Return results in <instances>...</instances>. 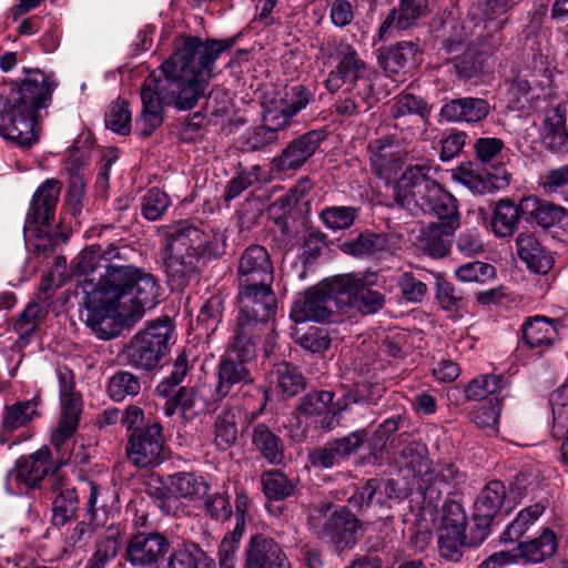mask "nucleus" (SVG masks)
<instances>
[{
	"label": "nucleus",
	"instance_id": "obj_1",
	"mask_svg": "<svg viewBox=\"0 0 568 568\" xmlns=\"http://www.w3.org/2000/svg\"><path fill=\"white\" fill-rule=\"evenodd\" d=\"M234 39L207 40L186 37L180 47L142 82V110L136 119L139 134L150 136L164 121L165 106L186 111L204 97L220 54Z\"/></svg>",
	"mask_w": 568,
	"mask_h": 568
},
{
	"label": "nucleus",
	"instance_id": "obj_2",
	"mask_svg": "<svg viewBox=\"0 0 568 568\" xmlns=\"http://www.w3.org/2000/svg\"><path fill=\"white\" fill-rule=\"evenodd\" d=\"M98 283L84 278L75 294L81 295L85 324L98 338L109 341L121 333L123 321L140 318L158 302L160 286L155 277L132 265H104Z\"/></svg>",
	"mask_w": 568,
	"mask_h": 568
},
{
	"label": "nucleus",
	"instance_id": "obj_3",
	"mask_svg": "<svg viewBox=\"0 0 568 568\" xmlns=\"http://www.w3.org/2000/svg\"><path fill=\"white\" fill-rule=\"evenodd\" d=\"M161 257L168 283L181 291L199 274L200 263L217 260L225 253V236L205 232L180 221L159 229Z\"/></svg>",
	"mask_w": 568,
	"mask_h": 568
},
{
	"label": "nucleus",
	"instance_id": "obj_4",
	"mask_svg": "<svg viewBox=\"0 0 568 568\" xmlns=\"http://www.w3.org/2000/svg\"><path fill=\"white\" fill-rule=\"evenodd\" d=\"M55 83L39 69L26 70L7 97L0 99V135L22 148L39 140V111L52 100Z\"/></svg>",
	"mask_w": 568,
	"mask_h": 568
},
{
	"label": "nucleus",
	"instance_id": "obj_5",
	"mask_svg": "<svg viewBox=\"0 0 568 568\" xmlns=\"http://www.w3.org/2000/svg\"><path fill=\"white\" fill-rule=\"evenodd\" d=\"M174 342V324L169 316L149 321L124 345L121 356L125 365L151 372L161 365Z\"/></svg>",
	"mask_w": 568,
	"mask_h": 568
},
{
	"label": "nucleus",
	"instance_id": "obj_6",
	"mask_svg": "<svg viewBox=\"0 0 568 568\" xmlns=\"http://www.w3.org/2000/svg\"><path fill=\"white\" fill-rule=\"evenodd\" d=\"M62 183L45 180L34 192L26 217L24 234L30 247L42 256L52 254L58 245V234L45 230L54 221Z\"/></svg>",
	"mask_w": 568,
	"mask_h": 568
},
{
	"label": "nucleus",
	"instance_id": "obj_7",
	"mask_svg": "<svg viewBox=\"0 0 568 568\" xmlns=\"http://www.w3.org/2000/svg\"><path fill=\"white\" fill-rule=\"evenodd\" d=\"M307 527L318 539L342 551L357 542L362 523L346 507L333 509L329 504H321L311 508Z\"/></svg>",
	"mask_w": 568,
	"mask_h": 568
},
{
	"label": "nucleus",
	"instance_id": "obj_8",
	"mask_svg": "<svg viewBox=\"0 0 568 568\" xmlns=\"http://www.w3.org/2000/svg\"><path fill=\"white\" fill-rule=\"evenodd\" d=\"M125 452L129 462L138 468L162 464L168 454L161 423L149 418L141 429L129 434Z\"/></svg>",
	"mask_w": 568,
	"mask_h": 568
},
{
	"label": "nucleus",
	"instance_id": "obj_9",
	"mask_svg": "<svg viewBox=\"0 0 568 568\" xmlns=\"http://www.w3.org/2000/svg\"><path fill=\"white\" fill-rule=\"evenodd\" d=\"M335 49L338 55V63L335 69H333L325 81L326 89L329 92H335L342 88L344 83H355L361 81V79H368L367 73V64L363 59H361L356 49L344 41L337 42L335 39L332 41H327L326 43H321L320 52L323 58L331 59L334 55Z\"/></svg>",
	"mask_w": 568,
	"mask_h": 568
},
{
	"label": "nucleus",
	"instance_id": "obj_10",
	"mask_svg": "<svg viewBox=\"0 0 568 568\" xmlns=\"http://www.w3.org/2000/svg\"><path fill=\"white\" fill-rule=\"evenodd\" d=\"M430 166L415 164L406 168L398 181L393 185V204L400 209L412 210L419 206L439 183L429 176Z\"/></svg>",
	"mask_w": 568,
	"mask_h": 568
},
{
	"label": "nucleus",
	"instance_id": "obj_11",
	"mask_svg": "<svg viewBox=\"0 0 568 568\" xmlns=\"http://www.w3.org/2000/svg\"><path fill=\"white\" fill-rule=\"evenodd\" d=\"M336 277L322 282L321 284L307 290L303 296L294 301L291 310V318L295 323L306 321L324 322L328 320L333 310L337 307V293L334 288Z\"/></svg>",
	"mask_w": 568,
	"mask_h": 568
},
{
	"label": "nucleus",
	"instance_id": "obj_12",
	"mask_svg": "<svg viewBox=\"0 0 568 568\" xmlns=\"http://www.w3.org/2000/svg\"><path fill=\"white\" fill-rule=\"evenodd\" d=\"M171 542L163 532L138 531L124 547L123 559L133 568H153L170 551Z\"/></svg>",
	"mask_w": 568,
	"mask_h": 568
},
{
	"label": "nucleus",
	"instance_id": "obj_13",
	"mask_svg": "<svg viewBox=\"0 0 568 568\" xmlns=\"http://www.w3.org/2000/svg\"><path fill=\"white\" fill-rule=\"evenodd\" d=\"M255 356H246L236 348L229 346L225 354L216 366L217 383L215 385V397L222 400L229 396L235 386H254V376L250 365Z\"/></svg>",
	"mask_w": 568,
	"mask_h": 568
},
{
	"label": "nucleus",
	"instance_id": "obj_14",
	"mask_svg": "<svg viewBox=\"0 0 568 568\" xmlns=\"http://www.w3.org/2000/svg\"><path fill=\"white\" fill-rule=\"evenodd\" d=\"M337 293V307H355L364 315L374 314L383 308L385 297L377 291L365 286L362 278L352 275L336 276L334 288Z\"/></svg>",
	"mask_w": 568,
	"mask_h": 568
},
{
	"label": "nucleus",
	"instance_id": "obj_15",
	"mask_svg": "<svg viewBox=\"0 0 568 568\" xmlns=\"http://www.w3.org/2000/svg\"><path fill=\"white\" fill-rule=\"evenodd\" d=\"M327 136L325 129H316L293 139L281 154L273 159L274 169L283 173L301 169L316 153Z\"/></svg>",
	"mask_w": 568,
	"mask_h": 568
},
{
	"label": "nucleus",
	"instance_id": "obj_16",
	"mask_svg": "<svg viewBox=\"0 0 568 568\" xmlns=\"http://www.w3.org/2000/svg\"><path fill=\"white\" fill-rule=\"evenodd\" d=\"M274 268L267 250L257 244L246 247L239 258V286H256L272 284Z\"/></svg>",
	"mask_w": 568,
	"mask_h": 568
},
{
	"label": "nucleus",
	"instance_id": "obj_17",
	"mask_svg": "<svg viewBox=\"0 0 568 568\" xmlns=\"http://www.w3.org/2000/svg\"><path fill=\"white\" fill-rule=\"evenodd\" d=\"M399 458L403 469L416 479L417 489L424 494L425 499H428L429 503L438 500L440 490L429 486L433 479V468L426 446L412 442L402 449Z\"/></svg>",
	"mask_w": 568,
	"mask_h": 568
},
{
	"label": "nucleus",
	"instance_id": "obj_18",
	"mask_svg": "<svg viewBox=\"0 0 568 568\" xmlns=\"http://www.w3.org/2000/svg\"><path fill=\"white\" fill-rule=\"evenodd\" d=\"M244 556V568H292L282 546L263 534L250 538Z\"/></svg>",
	"mask_w": 568,
	"mask_h": 568
},
{
	"label": "nucleus",
	"instance_id": "obj_19",
	"mask_svg": "<svg viewBox=\"0 0 568 568\" xmlns=\"http://www.w3.org/2000/svg\"><path fill=\"white\" fill-rule=\"evenodd\" d=\"M435 0H398L379 26V40H384L393 29L406 31L416 27L419 20L432 12Z\"/></svg>",
	"mask_w": 568,
	"mask_h": 568
},
{
	"label": "nucleus",
	"instance_id": "obj_20",
	"mask_svg": "<svg viewBox=\"0 0 568 568\" xmlns=\"http://www.w3.org/2000/svg\"><path fill=\"white\" fill-rule=\"evenodd\" d=\"M435 0H398L379 26V40H384L393 29L406 31L416 27L419 20L432 12Z\"/></svg>",
	"mask_w": 568,
	"mask_h": 568
},
{
	"label": "nucleus",
	"instance_id": "obj_21",
	"mask_svg": "<svg viewBox=\"0 0 568 568\" xmlns=\"http://www.w3.org/2000/svg\"><path fill=\"white\" fill-rule=\"evenodd\" d=\"M272 284L239 286V313L266 321H274L277 301Z\"/></svg>",
	"mask_w": 568,
	"mask_h": 568
},
{
	"label": "nucleus",
	"instance_id": "obj_22",
	"mask_svg": "<svg viewBox=\"0 0 568 568\" xmlns=\"http://www.w3.org/2000/svg\"><path fill=\"white\" fill-rule=\"evenodd\" d=\"M50 459L51 452L43 446L29 456L20 457L16 462L14 469L8 473V478L13 477L18 484L27 488H36L45 476L50 481L52 473Z\"/></svg>",
	"mask_w": 568,
	"mask_h": 568
},
{
	"label": "nucleus",
	"instance_id": "obj_23",
	"mask_svg": "<svg viewBox=\"0 0 568 568\" xmlns=\"http://www.w3.org/2000/svg\"><path fill=\"white\" fill-rule=\"evenodd\" d=\"M453 179L475 194L491 193L494 190L507 187L510 183V174L506 169H499L497 172L487 170L486 175H481L474 169L471 162L462 163L454 172Z\"/></svg>",
	"mask_w": 568,
	"mask_h": 568
},
{
	"label": "nucleus",
	"instance_id": "obj_24",
	"mask_svg": "<svg viewBox=\"0 0 568 568\" xmlns=\"http://www.w3.org/2000/svg\"><path fill=\"white\" fill-rule=\"evenodd\" d=\"M273 331V321L240 314L236 318L231 347L246 356H256L257 344L266 332Z\"/></svg>",
	"mask_w": 568,
	"mask_h": 568
},
{
	"label": "nucleus",
	"instance_id": "obj_25",
	"mask_svg": "<svg viewBox=\"0 0 568 568\" xmlns=\"http://www.w3.org/2000/svg\"><path fill=\"white\" fill-rule=\"evenodd\" d=\"M424 212L433 213L438 221L435 224L443 225L446 232H455L460 226V214L456 197L444 190L440 184L433 189L427 199L418 206Z\"/></svg>",
	"mask_w": 568,
	"mask_h": 568
},
{
	"label": "nucleus",
	"instance_id": "obj_26",
	"mask_svg": "<svg viewBox=\"0 0 568 568\" xmlns=\"http://www.w3.org/2000/svg\"><path fill=\"white\" fill-rule=\"evenodd\" d=\"M69 460L63 456L59 459L58 464L53 466L50 475V487L53 491L60 490L59 495L52 503V521L55 526H63L71 518L74 517L78 510V496L75 489H63V475L60 469Z\"/></svg>",
	"mask_w": 568,
	"mask_h": 568
},
{
	"label": "nucleus",
	"instance_id": "obj_27",
	"mask_svg": "<svg viewBox=\"0 0 568 568\" xmlns=\"http://www.w3.org/2000/svg\"><path fill=\"white\" fill-rule=\"evenodd\" d=\"M489 103L481 98H459L447 101L440 109V116L448 122L477 123L487 118Z\"/></svg>",
	"mask_w": 568,
	"mask_h": 568
},
{
	"label": "nucleus",
	"instance_id": "obj_28",
	"mask_svg": "<svg viewBox=\"0 0 568 568\" xmlns=\"http://www.w3.org/2000/svg\"><path fill=\"white\" fill-rule=\"evenodd\" d=\"M517 254L527 267L538 274H547L554 266V257L535 234L523 232L516 239Z\"/></svg>",
	"mask_w": 568,
	"mask_h": 568
},
{
	"label": "nucleus",
	"instance_id": "obj_29",
	"mask_svg": "<svg viewBox=\"0 0 568 568\" xmlns=\"http://www.w3.org/2000/svg\"><path fill=\"white\" fill-rule=\"evenodd\" d=\"M178 403L184 414L192 413L196 416L203 413H214L222 402L215 397V388L207 384L194 387H180L178 390Z\"/></svg>",
	"mask_w": 568,
	"mask_h": 568
},
{
	"label": "nucleus",
	"instance_id": "obj_30",
	"mask_svg": "<svg viewBox=\"0 0 568 568\" xmlns=\"http://www.w3.org/2000/svg\"><path fill=\"white\" fill-rule=\"evenodd\" d=\"M395 138L386 135L369 142L367 151L373 172L381 179L388 178L398 164L402 156L395 151Z\"/></svg>",
	"mask_w": 568,
	"mask_h": 568
},
{
	"label": "nucleus",
	"instance_id": "obj_31",
	"mask_svg": "<svg viewBox=\"0 0 568 568\" xmlns=\"http://www.w3.org/2000/svg\"><path fill=\"white\" fill-rule=\"evenodd\" d=\"M394 247L392 236L386 233L372 231L361 232L359 235L339 245L343 253L354 257H371L379 253L389 252Z\"/></svg>",
	"mask_w": 568,
	"mask_h": 568
},
{
	"label": "nucleus",
	"instance_id": "obj_32",
	"mask_svg": "<svg viewBox=\"0 0 568 568\" xmlns=\"http://www.w3.org/2000/svg\"><path fill=\"white\" fill-rule=\"evenodd\" d=\"M520 210L526 220L536 222L542 229L552 227L566 215V210L562 206L535 195L523 197Z\"/></svg>",
	"mask_w": 568,
	"mask_h": 568
},
{
	"label": "nucleus",
	"instance_id": "obj_33",
	"mask_svg": "<svg viewBox=\"0 0 568 568\" xmlns=\"http://www.w3.org/2000/svg\"><path fill=\"white\" fill-rule=\"evenodd\" d=\"M542 144L554 152H566L568 133L566 130V106L558 104L546 111L541 129Z\"/></svg>",
	"mask_w": 568,
	"mask_h": 568
},
{
	"label": "nucleus",
	"instance_id": "obj_34",
	"mask_svg": "<svg viewBox=\"0 0 568 568\" xmlns=\"http://www.w3.org/2000/svg\"><path fill=\"white\" fill-rule=\"evenodd\" d=\"M521 332L523 343L530 349H537L538 353L550 348L558 335L552 322L539 315L527 318L521 326Z\"/></svg>",
	"mask_w": 568,
	"mask_h": 568
},
{
	"label": "nucleus",
	"instance_id": "obj_35",
	"mask_svg": "<svg viewBox=\"0 0 568 568\" xmlns=\"http://www.w3.org/2000/svg\"><path fill=\"white\" fill-rule=\"evenodd\" d=\"M418 52L417 43L402 41L387 49L381 50L378 61L384 71L389 74H397L415 67Z\"/></svg>",
	"mask_w": 568,
	"mask_h": 568
},
{
	"label": "nucleus",
	"instance_id": "obj_36",
	"mask_svg": "<svg viewBox=\"0 0 568 568\" xmlns=\"http://www.w3.org/2000/svg\"><path fill=\"white\" fill-rule=\"evenodd\" d=\"M153 568H214V560L196 544H189L174 549Z\"/></svg>",
	"mask_w": 568,
	"mask_h": 568
},
{
	"label": "nucleus",
	"instance_id": "obj_37",
	"mask_svg": "<svg viewBox=\"0 0 568 568\" xmlns=\"http://www.w3.org/2000/svg\"><path fill=\"white\" fill-rule=\"evenodd\" d=\"M39 402L40 397L37 395L30 400L18 402L11 406L6 407V413L0 429L1 444L9 442L10 434L13 430L26 426L29 422L39 415L37 410Z\"/></svg>",
	"mask_w": 568,
	"mask_h": 568
},
{
	"label": "nucleus",
	"instance_id": "obj_38",
	"mask_svg": "<svg viewBox=\"0 0 568 568\" xmlns=\"http://www.w3.org/2000/svg\"><path fill=\"white\" fill-rule=\"evenodd\" d=\"M557 548L558 541L555 532L549 528H545L537 538L519 542L516 550L518 559H524L530 564H539L552 557Z\"/></svg>",
	"mask_w": 568,
	"mask_h": 568
},
{
	"label": "nucleus",
	"instance_id": "obj_39",
	"mask_svg": "<svg viewBox=\"0 0 568 568\" xmlns=\"http://www.w3.org/2000/svg\"><path fill=\"white\" fill-rule=\"evenodd\" d=\"M252 445L271 465H280L284 459L283 440L265 424L252 429Z\"/></svg>",
	"mask_w": 568,
	"mask_h": 568
},
{
	"label": "nucleus",
	"instance_id": "obj_40",
	"mask_svg": "<svg viewBox=\"0 0 568 568\" xmlns=\"http://www.w3.org/2000/svg\"><path fill=\"white\" fill-rule=\"evenodd\" d=\"M521 215L520 203L516 205L509 199L497 202L491 220L494 233L499 237H506L516 231Z\"/></svg>",
	"mask_w": 568,
	"mask_h": 568
},
{
	"label": "nucleus",
	"instance_id": "obj_41",
	"mask_svg": "<svg viewBox=\"0 0 568 568\" xmlns=\"http://www.w3.org/2000/svg\"><path fill=\"white\" fill-rule=\"evenodd\" d=\"M475 160L486 170L497 172L504 168V141L497 138H479L474 145Z\"/></svg>",
	"mask_w": 568,
	"mask_h": 568
},
{
	"label": "nucleus",
	"instance_id": "obj_42",
	"mask_svg": "<svg viewBox=\"0 0 568 568\" xmlns=\"http://www.w3.org/2000/svg\"><path fill=\"white\" fill-rule=\"evenodd\" d=\"M455 232H446L443 225L429 223L423 229L419 243L423 251L432 257L440 258L447 255L452 246L450 236Z\"/></svg>",
	"mask_w": 568,
	"mask_h": 568
},
{
	"label": "nucleus",
	"instance_id": "obj_43",
	"mask_svg": "<svg viewBox=\"0 0 568 568\" xmlns=\"http://www.w3.org/2000/svg\"><path fill=\"white\" fill-rule=\"evenodd\" d=\"M262 490L268 500H283L296 491V481L281 470H266L261 475Z\"/></svg>",
	"mask_w": 568,
	"mask_h": 568
},
{
	"label": "nucleus",
	"instance_id": "obj_44",
	"mask_svg": "<svg viewBox=\"0 0 568 568\" xmlns=\"http://www.w3.org/2000/svg\"><path fill=\"white\" fill-rule=\"evenodd\" d=\"M506 487L499 480L488 483L475 501L477 515L481 517H496L504 504Z\"/></svg>",
	"mask_w": 568,
	"mask_h": 568
},
{
	"label": "nucleus",
	"instance_id": "obj_45",
	"mask_svg": "<svg viewBox=\"0 0 568 568\" xmlns=\"http://www.w3.org/2000/svg\"><path fill=\"white\" fill-rule=\"evenodd\" d=\"M274 375L276 389L285 397H293L306 388V378L302 372L288 363L278 364Z\"/></svg>",
	"mask_w": 568,
	"mask_h": 568
},
{
	"label": "nucleus",
	"instance_id": "obj_46",
	"mask_svg": "<svg viewBox=\"0 0 568 568\" xmlns=\"http://www.w3.org/2000/svg\"><path fill=\"white\" fill-rule=\"evenodd\" d=\"M485 21L481 31L477 36L478 51L487 55L497 50L504 42L503 30L507 23V18L498 16H484Z\"/></svg>",
	"mask_w": 568,
	"mask_h": 568
},
{
	"label": "nucleus",
	"instance_id": "obj_47",
	"mask_svg": "<svg viewBox=\"0 0 568 568\" xmlns=\"http://www.w3.org/2000/svg\"><path fill=\"white\" fill-rule=\"evenodd\" d=\"M357 206L332 205L324 207L320 213L321 222L332 231L348 230L359 215Z\"/></svg>",
	"mask_w": 568,
	"mask_h": 568
},
{
	"label": "nucleus",
	"instance_id": "obj_48",
	"mask_svg": "<svg viewBox=\"0 0 568 568\" xmlns=\"http://www.w3.org/2000/svg\"><path fill=\"white\" fill-rule=\"evenodd\" d=\"M106 390L114 402H122L128 396L134 397L141 390L140 377L128 371H119L109 379Z\"/></svg>",
	"mask_w": 568,
	"mask_h": 568
},
{
	"label": "nucleus",
	"instance_id": "obj_49",
	"mask_svg": "<svg viewBox=\"0 0 568 568\" xmlns=\"http://www.w3.org/2000/svg\"><path fill=\"white\" fill-rule=\"evenodd\" d=\"M544 507L539 504L529 506L519 511L516 518L509 523L500 535V542H515L524 536L527 529L542 514Z\"/></svg>",
	"mask_w": 568,
	"mask_h": 568
},
{
	"label": "nucleus",
	"instance_id": "obj_50",
	"mask_svg": "<svg viewBox=\"0 0 568 568\" xmlns=\"http://www.w3.org/2000/svg\"><path fill=\"white\" fill-rule=\"evenodd\" d=\"M214 444L220 450H227L237 439L235 415L230 409L222 410L214 420Z\"/></svg>",
	"mask_w": 568,
	"mask_h": 568
},
{
	"label": "nucleus",
	"instance_id": "obj_51",
	"mask_svg": "<svg viewBox=\"0 0 568 568\" xmlns=\"http://www.w3.org/2000/svg\"><path fill=\"white\" fill-rule=\"evenodd\" d=\"M408 114L419 115L426 122L430 115V106L419 97L402 93L395 98L390 106V115L396 120H400Z\"/></svg>",
	"mask_w": 568,
	"mask_h": 568
},
{
	"label": "nucleus",
	"instance_id": "obj_52",
	"mask_svg": "<svg viewBox=\"0 0 568 568\" xmlns=\"http://www.w3.org/2000/svg\"><path fill=\"white\" fill-rule=\"evenodd\" d=\"M80 413V405L72 404L71 406H62L61 420L51 438V444L57 448V450L60 452L78 429Z\"/></svg>",
	"mask_w": 568,
	"mask_h": 568
},
{
	"label": "nucleus",
	"instance_id": "obj_53",
	"mask_svg": "<svg viewBox=\"0 0 568 568\" xmlns=\"http://www.w3.org/2000/svg\"><path fill=\"white\" fill-rule=\"evenodd\" d=\"M335 393L324 389H315L303 395L296 406V410L305 417L323 415L332 404Z\"/></svg>",
	"mask_w": 568,
	"mask_h": 568
},
{
	"label": "nucleus",
	"instance_id": "obj_54",
	"mask_svg": "<svg viewBox=\"0 0 568 568\" xmlns=\"http://www.w3.org/2000/svg\"><path fill=\"white\" fill-rule=\"evenodd\" d=\"M487 55L476 49H468L454 60L457 75L463 80H469L481 74L486 68Z\"/></svg>",
	"mask_w": 568,
	"mask_h": 568
},
{
	"label": "nucleus",
	"instance_id": "obj_55",
	"mask_svg": "<svg viewBox=\"0 0 568 568\" xmlns=\"http://www.w3.org/2000/svg\"><path fill=\"white\" fill-rule=\"evenodd\" d=\"M539 186L549 195H557L568 203V163L550 169L539 178Z\"/></svg>",
	"mask_w": 568,
	"mask_h": 568
},
{
	"label": "nucleus",
	"instance_id": "obj_56",
	"mask_svg": "<svg viewBox=\"0 0 568 568\" xmlns=\"http://www.w3.org/2000/svg\"><path fill=\"white\" fill-rule=\"evenodd\" d=\"M131 120L129 103L122 99L113 101L104 116L105 126L120 135L130 133Z\"/></svg>",
	"mask_w": 568,
	"mask_h": 568
},
{
	"label": "nucleus",
	"instance_id": "obj_57",
	"mask_svg": "<svg viewBox=\"0 0 568 568\" xmlns=\"http://www.w3.org/2000/svg\"><path fill=\"white\" fill-rule=\"evenodd\" d=\"M465 481V474L453 463H445L438 465L437 469H433V479L429 486L435 489H445L446 494L450 495L453 491Z\"/></svg>",
	"mask_w": 568,
	"mask_h": 568
},
{
	"label": "nucleus",
	"instance_id": "obj_58",
	"mask_svg": "<svg viewBox=\"0 0 568 568\" xmlns=\"http://www.w3.org/2000/svg\"><path fill=\"white\" fill-rule=\"evenodd\" d=\"M260 165H253L250 169H241L226 184L223 199L225 202L240 196L248 187L260 183Z\"/></svg>",
	"mask_w": 568,
	"mask_h": 568
},
{
	"label": "nucleus",
	"instance_id": "obj_59",
	"mask_svg": "<svg viewBox=\"0 0 568 568\" xmlns=\"http://www.w3.org/2000/svg\"><path fill=\"white\" fill-rule=\"evenodd\" d=\"M171 489L184 498H192L206 490V483L194 473H178L170 476Z\"/></svg>",
	"mask_w": 568,
	"mask_h": 568
},
{
	"label": "nucleus",
	"instance_id": "obj_60",
	"mask_svg": "<svg viewBox=\"0 0 568 568\" xmlns=\"http://www.w3.org/2000/svg\"><path fill=\"white\" fill-rule=\"evenodd\" d=\"M120 539L118 534H112L101 538L95 544V549L87 562L91 568H105L106 565L114 560L119 554Z\"/></svg>",
	"mask_w": 568,
	"mask_h": 568
},
{
	"label": "nucleus",
	"instance_id": "obj_61",
	"mask_svg": "<svg viewBox=\"0 0 568 568\" xmlns=\"http://www.w3.org/2000/svg\"><path fill=\"white\" fill-rule=\"evenodd\" d=\"M466 515L463 506L449 500L444 505V516L439 534H448L455 536H466Z\"/></svg>",
	"mask_w": 568,
	"mask_h": 568
},
{
	"label": "nucleus",
	"instance_id": "obj_62",
	"mask_svg": "<svg viewBox=\"0 0 568 568\" xmlns=\"http://www.w3.org/2000/svg\"><path fill=\"white\" fill-rule=\"evenodd\" d=\"M171 205L169 195L160 189H150L142 199L141 212L149 221L160 220Z\"/></svg>",
	"mask_w": 568,
	"mask_h": 568
},
{
	"label": "nucleus",
	"instance_id": "obj_63",
	"mask_svg": "<svg viewBox=\"0 0 568 568\" xmlns=\"http://www.w3.org/2000/svg\"><path fill=\"white\" fill-rule=\"evenodd\" d=\"M436 31L448 51L454 50L455 45L463 43L467 38L463 23L452 13L442 20Z\"/></svg>",
	"mask_w": 568,
	"mask_h": 568
},
{
	"label": "nucleus",
	"instance_id": "obj_64",
	"mask_svg": "<svg viewBox=\"0 0 568 568\" xmlns=\"http://www.w3.org/2000/svg\"><path fill=\"white\" fill-rule=\"evenodd\" d=\"M347 93L363 113L368 112L379 101L371 78L361 79V81L349 84Z\"/></svg>",
	"mask_w": 568,
	"mask_h": 568
}]
</instances>
